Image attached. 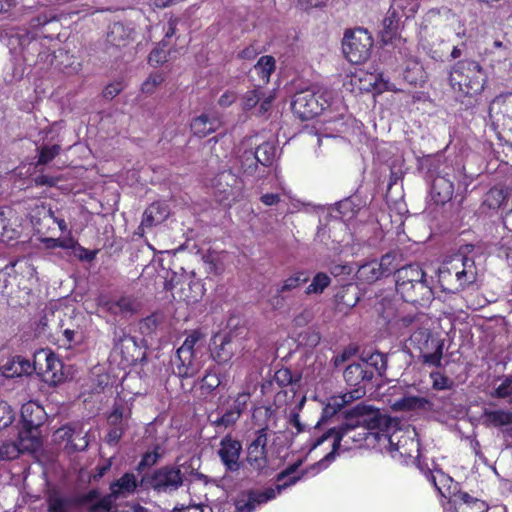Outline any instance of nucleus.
Wrapping results in <instances>:
<instances>
[{
  "instance_id": "nucleus-41",
  "label": "nucleus",
  "mask_w": 512,
  "mask_h": 512,
  "mask_svg": "<svg viewBox=\"0 0 512 512\" xmlns=\"http://www.w3.org/2000/svg\"><path fill=\"white\" fill-rule=\"evenodd\" d=\"M204 342V334L199 330H193L178 349L199 354L204 348Z\"/></svg>"
},
{
  "instance_id": "nucleus-52",
  "label": "nucleus",
  "mask_w": 512,
  "mask_h": 512,
  "mask_svg": "<svg viewBox=\"0 0 512 512\" xmlns=\"http://www.w3.org/2000/svg\"><path fill=\"white\" fill-rule=\"evenodd\" d=\"M129 413H125L120 406H115L107 418L109 426H124L128 428Z\"/></svg>"
},
{
  "instance_id": "nucleus-7",
  "label": "nucleus",
  "mask_w": 512,
  "mask_h": 512,
  "mask_svg": "<svg viewBox=\"0 0 512 512\" xmlns=\"http://www.w3.org/2000/svg\"><path fill=\"white\" fill-rule=\"evenodd\" d=\"M34 371L49 385H57L64 379L63 364L50 349H41L34 354Z\"/></svg>"
},
{
  "instance_id": "nucleus-4",
  "label": "nucleus",
  "mask_w": 512,
  "mask_h": 512,
  "mask_svg": "<svg viewBox=\"0 0 512 512\" xmlns=\"http://www.w3.org/2000/svg\"><path fill=\"white\" fill-rule=\"evenodd\" d=\"M373 39L367 29L358 27L347 29L342 40V51L352 64H360L370 56Z\"/></svg>"
},
{
  "instance_id": "nucleus-28",
  "label": "nucleus",
  "mask_w": 512,
  "mask_h": 512,
  "mask_svg": "<svg viewBox=\"0 0 512 512\" xmlns=\"http://www.w3.org/2000/svg\"><path fill=\"white\" fill-rule=\"evenodd\" d=\"M46 413L42 406L28 402L22 405L21 408V421L22 426L40 429L44 424Z\"/></svg>"
},
{
  "instance_id": "nucleus-55",
  "label": "nucleus",
  "mask_w": 512,
  "mask_h": 512,
  "mask_svg": "<svg viewBox=\"0 0 512 512\" xmlns=\"http://www.w3.org/2000/svg\"><path fill=\"white\" fill-rule=\"evenodd\" d=\"M101 498L100 492L97 489H92L85 494L78 495L73 503L78 506L86 507V509L96 503Z\"/></svg>"
},
{
  "instance_id": "nucleus-19",
  "label": "nucleus",
  "mask_w": 512,
  "mask_h": 512,
  "mask_svg": "<svg viewBox=\"0 0 512 512\" xmlns=\"http://www.w3.org/2000/svg\"><path fill=\"white\" fill-rule=\"evenodd\" d=\"M276 491L273 488H268L264 491L251 490L247 494L239 496L235 500V508L237 512H254L257 506L274 499Z\"/></svg>"
},
{
  "instance_id": "nucleus-12",
  "label": "nucleus",
  "mask_w": 512,
  "mask_h": 512,
  "mask_svg": "<svg viewBox=\"0 0 512 512\" xmlns=\"http://www.w3.org/2000/svg\"><path fill=\"white\" fill-rule=\"evenodd\" d=\"M41 243L47 249L62 248L73 251V255L80 261L91 262L95 259L97 250H88L78 244V241L71 236L70 232L67 235L59 237H44L40 239Z\"/></svg>"
},
{
  "instance_id": "nucleus-58",
  "label": "nucleus",
  "mask_w": 512,
  "mask_h": 512,
  "mask_svg": "<svg viewBox=\"0 0 512 512\" xmlns=\"http://www.w3.org/2000/svg\"><path fill=\"white\" fill-rule=\"evenodd\" d=\"M430 378L432 379V387L435 390L451 389L454 385L450 378L438 371L431 372Z\"/></svg>"
},
{
  "instance_id": "nucleus-35",
  "label": "nucleus",
  "mask_w": 512,
  "mask_h": 512,
  "mask_svg": "<svg viewBox=\"0 0 512 512\" xmlns=\"http://www.w3.org/2000/svg\"><path fill=\"white\" fill-rule=\"evenodd\" d=\"M509 196V192L507 189L503 187H493L491 188L485 195L484 201L481 205L482 212H485L487 209H498L501 206L505 205Z\"/></svg>"
},
{
  "instance_id": "nucleus-31",
  "label": "nucleus",
  "mask_w": 512,
  "mask_h": 512,
  "mask_svg": "<svg viewBox=\"0 0 512 512\" xmlns=\"http://www.w3.org/2000/svg\"><path fill=\"white\" fill-rule=\"evenodd\" d=\"M428 283L425 279V272L417 264L403 265L397 271L395 283Z\"/></svg>"
},
{
  "instance_id": "nucleus-33",
  "label": "nucleus",
  "mask_w": 512,
  "mask_h": 512,
  "mask_svg": "<svg viewBox=\"0 0 512 512\" xmlns=\"http://www.w3.org/2000/svg\"><path fill=\"white\" fill-rule=\"evenodd\" d=\"M360 362L365 363L368 367L367 370L374 371V375L377 374L379 377L384 376L387 370V355L379 351L372 353L363 352Z\"/></svg>"
},
{
  "instance_id": "nucleus-62",
  "label": "nucleus",
  "mask_w": 512,
  "mask_h": 512,
  "mask_svg": "<svg viewBox=\"0 0 512 512\" xmlns=\"http://www.w3.org/2000/svg\"><path fill=\"white\" fill-rule=\"evenodd\" d=\"M126 429L127 428H125L124 426L119 425L117 427L109 426L107 435L105 437V441L107 442V444L111 446L118 444Z\"/></svg>"
},
{
  "instance_id": "nucleus-53",
  "label": "nucleus",
  "mask_w": 512,
  "mask_h": 512,
  "mask_svg": "<svg viewBox=\"0 0 512 512\" xmlns=\"http://www.w3.org/2000/svg\"><path fill=\"white\" fill-rule=\"evenodd\" d=\"M80 426L78 424H68L56 431V435L62 441H66V449L69 451L70 444H72Z\"/></svg>"
},
{
  "instance_id": "nucleus-16",
  "label": "nucleus",
  "mask_w": 512,
  "mask_h": 512,
  "mask_svg": "<svg viewBox=\"0 0 512 512\" xmlns=\"http://www.w3.org/2000/svg\"><path fill=\"white\" fill-rule=\"evenodd\" d=\"M273 101L274 95L271 92L266 94L261 87H256L241 97V107L244 111L255 109L257 116H263L270 110Z\"/></svg>"
},
{
  "instance_id": "nucleus-13",
  "label": "nucleus",
  "mask_w": 512,
  "mask_h": 512,
  "mask_svg": "<svg viewBox=\"0 0 512 512\" xmlns=\"http://www.w3.org/2000/svg\"><path fill=\"white\" fill-rule=\"evenodd\" d=\"M249 394H239L230 405V407L222 414L219 412L211 413L208 417L211 425L215 427H230L234 425L240 418L243 411L246 409L249 400Z\"/></svg>"
},
{
  "instance_id": "nucleus-64",
  "label": "nucleus",
  "mask_w": 512,
  "mask_h": 512,
  "mask_svg": "<svg viewBox=\"0 0 512 512\" xmlns=\"http://www.w3.org/2000/svg\"><path fill=\"white\" fill-rule=\"evenodd\" d=\"M314 212L318 215L319 222H333L335 221V214L333 211V206H316L314 207Z\"/></svg>"
},
{
  "instance_id": "nucleus-6",
  "label": "nucleus",
  "mask_w": 512,
  "mask_h": 512,
  "mask_svg": "<svg viewBox=\"0 0 512 512\" xmlns=\"http://www.w3.org/2000/svg\"><path fill=\"white\" fill-rule=\"evenodd\" d=\"M329 100V93L307 89L294 95L291 108L301 120H309L321 114L329 106Z\"/></svg>"
},
{
  "instance_id": "nucleus-14",
  "label": "nucleus",
  "mask_w": 512,
  "mask_h": 512,
  "mask_svg": "<svg viewBox=\"0 0 512 512\" xmlns=\"http://www.w3.org/2000/svg\"><path fill=\"white\" fill-rule=\"evenodd\" d=\"M241 452V442L227 434L221 439L220 448L217 453L226 470L236 472L241 468Z\"/></svg>"
},
{
  "instance_id": "nucleus-37",
  "label": "nucleus",
  "mask_w": 512,
  "mask_h": 512,
  "mask_svg": "<svg viewBox=\"0 0 512 512\" xmlns=\"http://www.w3.org/2000/svg\"><path fill=\"white\" fill-rule=\"evenodd\" d=\"M257 160L263 167H270L276 159L277 147L274 142L266 141L253 149Z\"/></svg>"
},
{
  "instance_id": "nucleus-36",
  "label": "nucleus",
  "mask_w": 512,
  "mask_h": 512,
  "mask_svg": "<svg viewBox=\"0 0 512 512\" xmlns=\"http://www.w3.org/2000/svg\"><path fill=\"white\" fill-rule=\"evenodd\" d=\"M483 423L486 426L501 427L512 424V412L506 410H488L483 412Z\"/></svg>"
},
{
  "instance_id": "nucleus-1",
  "label": "nucleus",
  "mask_w": 512,
  "mask_h": 512,
  "mask_svg": "<svg viewBox=\"0 0 512 512\" xmlns=\"http://www.w3.org/2000/svg\"><path fill=\"white\" fill-rule=\"evenodd\" d=\"M345 422L339 425L337 428L333 427L328 429L322 436L317 438L312 444L311 449H315L321 445L327 439L333 437L332 450L326 454L315 466L324 469L331 462H333L338 454V450L343 447L344 450L351 448L354 443L361 444L364 442L371 432L361 430V427L355 423L351 417H344Z\"/></svg>"
},
{
  "instance_id": "nucleus-61",
  "label": "nucleus",
  "mask_w": 512,
  "mask_h": 512,
  "mask_svg": "<svg viewBox=\"0 0 512 512\" xmlns=\"http://www.w3.org/2000/svg\"><path fill=\"white\" fill-rule=\"evenodd\" d=\"M14 420L11 407L4 401H0V430L8 427Z\"/></svg>"
},
{
  "instance_id": "nucleus-25",
  "label": "nucleus",
  "mask_w": 512,
  "mask_h": 512,
  "mask_svg": "<svg viewBox=\"0 0 512 512\" xmlns=\"http://www.w3.org/2000/svg\"><path fill=\"white\" fill-rule=\"evenodd\" d=\"M221 126V120L217 113H203L195 117L191 124V131L198 137H206L215 132Z\"/></svg>"
},
{
  "instance_id": "nucleus-10",
  "label": "nucleus",
  "mask_w": 512,
  "mask_h": 512,
  "mask_svg": "<svg viewBox=\"0 0 512 512\" xmlns=\"http://www.w3.org/2000/svg\"><path fill=\"white\" fill-rule=\"evenodd\" d=\"M213 193L219 203L230 204L240 193L239 178L231 171L218 173L212 180Z\"/></svg>"
},
{
  "instance_id": "nucleus-57",
  "label": "nucleus",
  "mask_w": 512,
  "mask_h": 512,
  "mask_svg": "<svg viewBox=\"0 0 512 512\" xmlns=\"http://www.w3.org/2000/svg\"><path fill=\"white\" fill-rule=\"evenodd\" d=\"M221 380L217 373L212 371L206 372L201 380V389L206 393H211L219 387Z\"/></svg>"
},
{
  "instance_id": "nucleus-50",
  "label": "nucleus",
  "mask_w": 512,
  "mask_h": 512,
  "mask_svg": "<svg viewBox=\"0 0 512 512\" xmlns=\"http://www.w3.org/2000/svg\"><path fill=\"white\" fill-rule=\"evenodd\" d=\"M61 150V146L58 144H54L51 146L44 145L39 149V156L37 161V166L46 165L50 163Z\"/></svg>"
},
{
  "instance_id": "nucleus-60",
  "label": "nucleus",
  "mask_w": 512,
  "mask_h": 512,
  "mask_svg": "<svg viewBox=\"0 0 512 512\" xmlns=\"http://www.w3.org/2000/svg\"><path fill=\"white\" fill-rule=\"evenodd\" d=\"M89 445V441L87 439V433L83 432L82 428L80 427L72 444H70L69 453L71 452H77V451H84Z\"/></svg>"
},
{
  "instance_id": "nucleus-54",
  "label": "nucleus",
  "mask_w": 512,
  "mask_h": 512,
  "mask_svg": "<svg viewBox=\"0 0 512 512\" xmlns=\"http://www.w3.org/2000/svg\"><path fill=\"white\" fill-rule=\"evenodd\" d=\"M101 498L100 492L97 489H92L85 494L78 495L73 503L78 506L86 507V509L96 503Z\"/></svg>"
},
{
  "instance_id": "nucleus-34",
  "label": "nucleus",
  "mask_w": 512,
  "mask_h": 512,
  "mask_svg": "<svg viewBox=\"0 0 512 512\" xmlns=\"http://www.w3.org/2000/svg\"><path fill=\"white\" fill-rule=\"evenodd\" d=\"M170 215L169 206L162 202L152 203L143 214V221L141 224H162Z\"/></svg>"
},
{
  "instance_id": "nucleus-40",
  "label": "nucleus",
  "mask_w": 512,
  "mask_h": 512,
  "mask_svg": "<svg viewBox=\"0 0 512 512\" xmlns=\"http://www.w3.org/2000/svg\"><path fill=\"white\" fill-rule=\"evenodd\" d=\"M238 161L240 164V169L245 175L253 176L257 173L259 168V162L253 149L244 150L239 156Z\"/></svg>"
},
{
  "instance_id": "nucleus-9",
  "label": "nucleus",
  "mask_w": 512,
  "mask_h": 512,
  "mask_svg": "<svg viewBox=\"0 0 512 512\" xmlns=\"http://www.w3.org/2000/svg\"><path fill=\"white\" fill-rule=\"evenodd\" d=\"M512 94L499 95L489 106V118L495 130L501 129L512 137Z\"/></svg>"
},
{
  "instance_id": "nucleus-30",
  "label": "nucleus",
  "mask_w": 512,
  "mask_h": 512,
  "mask_svg": "<svg viewBox=\"0 0 512 512\" xmlns=\"http://www.w3.org/2000/svg\"><path fill=\"white\" fill-rule=\"evenodd\" d=\"M17 446L21 453L34 452L41 446L40 430L24 427L19 431Z\"/></svg>"
},
{
  "instance_id": "nucleus-59",
  "label": "nucleus",
  "mask_w": 512,
  "mask_h": 512,
  "mask_svg": "<svg viewBox=\"0 0 512 512\" xmlns=\"http://www.w3.org/2000/svg\"><path fill=\"white\" fill-rule=\"evenodd\" d=\"M512 395V375L506 376L492 393L493 397L504 399Z\"/></svg>"
},
{
  "instance_id": "nucleus-46",
  "label": "nucleus",
  "mask_w": 512,
  "mask_h": 512,
  "mask_svg": "<svg viewBox=\"0 0 512 512\" xmlns=\"http://www.w3.org/2000/svg\"><path fill=\"white\" fill-rule=\"evenodd\" d=\"M331 279L324 272H318L312 279L311 283L306 288L305 293L310 294H321L329 285Z\"/></svg>"
},
{
  "instance_id": "nucleus-56",
  "label": "nucleus",
  "mask_w": 512,
  "mask_h": 512,
  "mask_svg": "<svg viewBox=\"0 0 512 512\" xmlns=\"http://www.w3.org/2000/svg\"><path fill=\"white\" fill-rule=\"evenodd\" d=\"M101 498L100 492L97 489H92L85 494L78 495L73 503L78 506L86 507V509L96 503Z\"/></svg>"
},
{
  "instance_id": "nucleus-15",
  "label": "nucleus",
  "mask_w": 512,
  "mask_h": 512,
  "mask_svg": "<svg viewBox=\"0 0 512 512\" xmlns=\"http://www.w3.org/2000/svg\"><path fill=\"white\" fill-rule=\"evenodd\" d=\"M173 372L180 378L194 377L202 368L198 354L177 349L172 359Z\"/></svg>"
},
{
  "instance_id": "nucleus-51",
  "label": "nucleus",
  "mask_w": 512,
  "mask_h": 512,
  "mask_svg": "<svg viewBox=\"0 0 512 512\" xmlns=\"http://www.w3.org/2000/svg\"><path fill=\"white\" fill-rule=\"evenodd\" d=\"M423 69L418 63H412L408 65L404 71V79L411 85L416 86L418 83L423 82Z\"/></svg>"
},
{
  "instance_id": "nucleus-22",
  "label": "nucleus",
  "mask_w": 512,
  "mask_h": 512,
  "mask_svg": "<svg viewBox=\"0 0 512 512\" xmlns=\"http://www.w3.org/2000/svg\"><path fill=\"white\" fill-rule=\"evenodd\" d=\"M240 348L239 338L233 333L225 334L220 338V343L216 345L212 353L213 359L219 364H225L233 358Z\"/></svg>"
},
{
  "instance_id": "nucleus-20",
  "label": "nucleus",
  "mask_w": 512,
  "mask_h": 512,
  "mask_svg": "<svg viewBox=\"0 0 512 512\" xmlns=\"http://www.w3.org/2000/svg\"><path fill=\"white\" fill-rule=\"evenodd\" d=\"M113 345L115 351L122 354V358L126 362H134L137 360L139 347L135 337L125 333L122 329H114L113 332Z\"/></svg>"
},
{
  "instance_id": "nucleus-39",
  "label": "nucleus",
  "mask_w": 512,
  "mask_h": 512,
  "mask_svg": "<svg viewBox=\"0 0 512 512\" xmlns=\"http://www.w3.org/2000/svg\"><path fill=\"white\" fill-rule=\"evenodd\" d=\"M358 278L366 283H374L384 277L378 261L373 260L361 265L358 269Z\"/></svg>"
},
{
  "instance_id": "nucleus-24",
  "label": "nucleus",
  "mask_w": 512,
  "mask_h": 512,
  "mask_svg": "<svg viewBox=\"0 0 512 512\" xmlns=\"http://www.w3.org/2000/svg\"><path fill=\"white\" fill-rule=\"evenodd\" d=\"M134 28L130 24L114 22L109 26L107 42L112 46L126 47L134 40Z\"/></svg>"
},
{
  "instance_id": "nucleus-23",
  "label": "nucleus",
  "mask_w": 512,
  "mask_h": 512,
  "mask_svg": "<svg viewBox=\"0 0 512 512\" xmlns=\"http://www.w3.org/2000/svg\"><path fill=\"white\" fill-rule=\"evenodd\" d=\"M365 395L366 391L363 390L362 388H353L347 393L338 396H333L323 409V417L321 421H323L324 418L332 417L346 405L355 400L361 399Z\"/></svg>"
},
{
  "instance_id": "nucleus-44",
  "label": "nucleus",
  "mask_w": 512,
  "mask_h": 512,
  "mask_svg": "<svg viewBox=\"0 0 512 512\" xmlns=\"http://www.w3.org/2000/svg\"><path fill=\"white\" fill-rule=\"evenodd\" d=\"M107 310L114 315H128L133 312V304L127 297H121L116 301H109L105 304Z\"/></svg>"
},
{
  "instance_id": "nucleus-21",
  "label": "nucleus",
  "mask_w": 512,
  "mask_h": 512,
  "mask_svg": "<svg viewBox=\"0 0 512 512\" xmlns=\"http://www.w3.org/2000/svg\"><path fill=\"white\" fill-rule=\"evenodd\" d=\"M138 487H143L133 473L126 472L119 479L114 480L109 486V495L115 501L133 495Z\"/></svg>"
},
{
  "instance_id": "nucleus-49",
  "label": "nucleus",
  "mask_w": 512,
  "mask_h": 512,
  "mask_svg": "<svg viewBox=\"0 0 512 512\" xmlns=\"http://www.w3.org/2000/svg\"><path fill=\"white\" fill-rule=\"evenodd\" d=\"M20 454L21 451L16 442L3 441L0 443V462L14 460Z\"/></svg>"
},
{
  "instance_id": "nucleus-3",
  "label": "nucleus",
  "mask_w": 512,
  "mask_h": 512,
  "mask_svg": "<svg viewBox=\"0 0 512 512\" xmlns=\"http://www.w3.org/2000/svg\"><path fill=\"white\" fill-rule=\"evenodd\" d=\"M184 472L179 467L173 465H165L155 469L151 473L142 476L140 484L148 489H153L157 493H172L177 491L184 482V474L188 472V468L182 465Z\"/></svg>"
},
{
  "instance_id": "nucleus-2",
  "label": "nucleus",
  "mask_w": 512,
  "mask_h": 512,
  "mask_svg": "<svg viewBox=\"0 0 512 512\" xmlns=\"http://www.w3.org/2000/svg\"><path fill=\"white\" fill-rule=\"evenodd\" d=\"M485 82V72L474 60L456 62L449 73V83L452 89L465 96L479 94L483 90Z\"/></svg>"
},
{
  "instance_id": "nucleus-11",
  "label": "nucleus",
  "mask_w": 512,
  "mask_h": 512,
  "mask_svg": "<svg viewBox=\"0 0 512 512\" xmlns=\"http://www.w3.org/2000/svg\"><path fill=\"white\" fill-rule=\"evenodd\" d=\"M267 428L255 432V438L247 446L246 462L252 470L261 473L268 466Z\"/></svg>"
},
{
  "instance_id": "nucleus-42",
  "label": "nucleus",
  "mask_w": 512,
  "mask_h": 512,
  "mask_svg": "<svg viewBox=\"0 0 512 512\" xmlns=\"http://www.w3.org/2000/svg\"><path fill=\"white\" fill-rule=\"evenodd\" d=\"M274 381L280 386V387H286V386H295L298 385L301 381V374L294 375L292 371L289 368L283 367L278 369L274 374Z\"/></svg>"
},
{
  "instance_id": "nucleus-48",
  "label": "nucleus",
  "mask_w": 512,
  "mask_h": 512,
  "mask_svg": "<svg viewBox=\"0 0 512 512\" xmlns=\"http://www.w3.org/2000/svg\"><path fill=\"white\" fill-rule=\"evenodd\" d=\"M115 500L109 494L102 496L96 503L87 508V512H118Z\"/></svg>"
},
{
  "instance_id": "nucleus-38",
  "label": "nucleus",
  "mask_w": 512,
  "mask_h": 512,
  "mask_svg": "<svg viewBox=\"0 0 512 512\" xmlns=\"http://www.w3.org/2000/svg\"><path fill=\"white\" fill-rule=\"evenodd\" d=\"M401 262V254L393 251L383 255L380 261H378V264L384 277H387L392 273H394L395 275L397 274V271L401 267Z\"/></svg>"
},
{
  "instance_id": "nucleus-27",
  "label": "nucleus",
  "mask_w": 512,
  "mask_h": 512,
  "mask_svg": "<svg viewBox=\"0 0 512 512\" xmlns=\"http://www.w3.org/2000/svg\"><path fill=\"white\" fill-rule=\"evenodd\" d=\"M392 409L398 412L406 411H432L433 403L425 398L413 395H405L392 404Z\"/></svg>"
},
{
  "instance_id": "nucleus-29",
  "label": "nucleus",
  "mask_w": 512,
  "mask_h": 512,
  "mask_svg": "<svg viewBox=\"0 0 512 512\" xmlns=\"http://www.w3.org/2000/svg\"><path fill=\"white\" fill-rule=\"evenodd\" d=\"M332 206L335 214V221H341L343 223H348L354 220L360 211V202L358 201V203H356V198L353 196L346 197Z\"/></svg>"
},
{
  "instance_id": "nucleus-18",
  "label": "nucleus",
  "mask_w": 512,
  "mask_h": 512,
  "mask_svg": "<svg viewBox=\"0 0 512 512\" xmlns=\"http://www.w3.org/2000/svg\"><path fill=\"white\" fill-rule=\"evenodd\" d=\"M365 363L353 362L343 371L346 384L353 388H362L367 392L368 386H373L374 371H368Z\"/></svg>"
},
{
  "instance_id": "nucleus-17",
  "label": "nucleus",
  "mask_w": 512,
  "mask_h": 512,
  "mask_svg": "<svg viewBox=\"0 0 512 512\" xmlns=\"http://www.w3.org/2000/svg\"><path fill=\"white\" fill-rule=\"evenodd\" d=\"M401 298L413 305H424L433 299V291L428 283H407L396 285Z\"/></svg>"
},
{
  "instance_id": "nucleus-8",
  "label": "nucleus",
  "mask_w": 512,
  "mask_h": 512,
  "mask_svg": "<svg viewBox=\"0 0 512 512\" xmlns=\"http://www.w3.org/2000/svg\"><path fill=\"white\" fill-rule=\"evenodd\" d=\"M344 417H351L354 419L361 430L373 431L384 430L389 426L390 419L383 415L379 409L364 403H358L354 407L347 409L343 412Z\"/></svg>"
},
{
  "instance_id": "nucleus-45",
  "label": "nucleus",
  "mask_w": 512,
  "mask_h": 512,
  "mask_svg": "<svg viewBox=\"0 0 512 512\" xmlns=\"http://www.w3.org/2000/svg\"><path fill=\"white\" fill-rule=\"evenodd\" d=\"M71 501L54 492L47 497V512H69Z\"/></svg>"
},
{
  "instance_id": "nucleus-43",
  "label": "nucleus",
  "mask_w": 512,
  "mask_h": 512,
  "mask_svg": "<svg viewBox=\"0 0 512 512\" xmlns=\"http://www.w3.org/2000/svg\"><path fill=\"white\" fill-rule=\"evenodd\" d=\"M309 274L305 271H298L283 281L278 288V293H285L298 288L301 284L308 282Z\"/></svg>"
},
{
  "instance_id": "nucleus-5",
  "label": "nucleus",
  "mask_w": 512,
  "mask_h": 512,
  "mask_svg": "<svg viewBox=\"0 0 512 512\" xmlns=\"http://www.w3.org/2000/svg\"><path fill=\"white\" fill-rule=\"evenodd\" d=\"M410 344L420 351V361L428 366L440 367L444 342L434 338L427 328H418L410 336Z\"/></svg>"
},
{
  "instance_id": "nucleus-63",
  "label": "nucleus",
  "mask_w": 512,
  "mask_h": 512,
  "mask_svg": "<svg viewBox=\"0 0 512 512\" xmlns=\"http://www.w3.org/2000/svg\"><path fill=\"white\" fill-rule=\"evenodd\" d=\"M159 458H160V455L158 454L157 451L146 452L142 456L140 462L137 464L136 470L138 472H142L144 469L155 465L157 463V461L159 460Z\"/></svg>"
},
{
  "instance_id": "nucleus-26",
  "label": "nucleus",
  "mask_w": 512,
  "mask_h": 512,
  "mask_svg": "<svg viewBox=\"0 0 512 512\" xmlns=\"http://www.w3.org/2000/svg\"><path fill=\"white\" fill-rule=\"evenodd\" d=\"M454 193V184L446 176H436L432 180L431 199L436 205H444L449 202Z\"/></svg>"
},
{
  "instance_id": "nucleus-32",
  "label": "nucleus",
  "mask_w": 512,
  "mask_h": 512,
  "mask_svg": "<svg viewBox=\"0 0 512 512\" xmlns=\"http://www.w3.org/2000/svg\"><path fill=\"white\" fill-rule=\"evenodd\" d=\"M399 30V17L395 9L390 8L382 21V29L379 31L383 44H389L397 37Z\"/></svg>"
},
{
  "instance_id": "nucleus-47",
  "label": "nucleus",
  "mask_w": 512,
  "mask_h": 512,
  "mask_svg": "<svg viewBox=\"0 0 512 512\" xmlns=\"http://www.w3.org/2000/svg\"><path fill=\"white\" fill-rule=\"evenodd\" d=\"M274 69L275 59L269 55L262 56L254 66V70L266 82H268L269 77Z\"/></svg>"
}]
</instances>
